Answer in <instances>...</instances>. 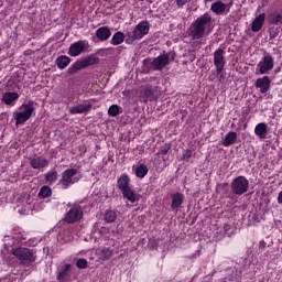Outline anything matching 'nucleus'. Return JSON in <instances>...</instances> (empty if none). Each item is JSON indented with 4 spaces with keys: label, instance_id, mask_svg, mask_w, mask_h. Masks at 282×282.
Returning <instances> with one entry per match:
<instances>
[{
    "label": "nucleus",
    "instance_id": "obj_27",
    "mask_svg": "<svg viewBox=\"0 0 282 282\" xmlns=\"http://www.w3.org/2000/svg\"><path fill=\"white\" fill-rule=\"evenodd\" d=\"M104 219L107 224H113L118 219V214L113 209L106 210Z\"/></svg>",
    "mask_w": 282,
    "mask_h": 282
},
{
    "label": "nucleus",
    "instance_id": "obj_37",
    "mask_svg": "<svg viewBox=\"0 0 282 282\" xmlns=\"http://www.w3.org/2000/svg\"><path fill=\"white\" fill-rule=\"evenodd\" d=\"M169 151H171V145L165 144V145L161 147V149L159 150L156 155H166V153H169Z\"/></svg>",
    "mask_w": 282,
    "mask_h": 282
},
{
    "label": "nucleus",
    "instance_id": "obj_21",
    "mask_svg": "<svg viewBox=\"0 0 282 282\" xmlns=\"http://www.w3.org/2000/svg\"><path fill=\"white\" fill-rule=\"evenodd\" d=\"M263 23H265V13L259 14L251 24L252 32H260L263 28Z\"/></svg>",
    "mask_w": 282,
    "mask_h": 282
},
{
    "label": "nucleus",
    "instance_id": "obj_20",
    "mask_svg": "<svg viewBox=\"0 0 282 282\" xmlns=\"http://www.w3.org/2000/svg\"><path fill=\"white\" fill-rule=\"evenodd\" d=\"M131 184V178H129V175L122 174L118 180H117V188L119 191H126L127 188H130Z\"/></svg>",
    "mask_w": 282,
    "mask_h": 282
},
{
    "label": "nucleus",
    "instance_id": "obj_36",
    "mask_svg": "<svg viewBox=\"0 0 282 282\" xmlns=\"http://www.w3.org/2000/svg\"><path fill=\"white\" fill-rule=\"evenodd\" d=\"M76 265L77 268H79V270H85V268H87V259L85 258L78 259L76 261Z\"/></svg>",
    "mask_w": 282,
    "mask_h": 282
},
{
    "label": "nucleus",
    "instance_id": "obj_24",
    "mask_svg": "<svg viewBox=\"0 0 282 282\" xmlns=\"http://www.w3.org/2000/svg\"><path fill=\"white\" fill-rule=\"evenodd\" d=\"M69 63H72V58L67 55H61L55 61V65H57L58 69H65Z\"/></svg>",
    "mask_w": 282,
    "mask_h": 282
},
{
    "label": "nucleus",
    "instance_id": "obj_15",
    "mask_svg": "<svg viewBox=\"0 0 282 282\" xmlns=\"http://www.w3.org/2000/svg\"><path fill=\"white\" fill-rule=\"evenodd\" d=\"M270 77L263 76L256 80L254 87L260 89V94H268V91H270Z\"/></svg>",
    "mask_w": 282,
    "mask_h": 282
},
{
    "label": "nucleus",
    "instance_id": "obj_2",
    "mask_svg": "<svg viewBox=\"0 0 282 282\" xmlns=\"http://www.w3.org/2000/svg\"><path fill=\"white\" fill-rule=\"evenodd\" d=\"M175 52L163 53L153 59L143 61V70L149 72H162L166 65H171L172 61H175Z\"/></svg>",
    "mask_w": 282,
    "mask_h": 282
},
{
    "label": "nucleus",
    "instance_id": "obj_8",
    "mask_svg": "<svg viewBox=\"0 0 282 282\" xmlns=\"http://www.w3.org/2000/svg\"><path fill=\"white\" fill-rule=\"evenodd\" d=\"M274 69V58L270 53H265L261 61L257 64L256 74L259 76H263L265 74H270Z\"/></svg>",
    "mask_w": 282,
    "mask_h": 282
},
{
    "label": "nucleus",
    "instance_id": "obj_3",
    "mask_svg": "<svg viewBox=\"0 0 282 282\" xmlns=\"http://www.w3.org/2000/svg\"><path fill=\"white\" fill-rule=\"evenodd\" d=\"M149 30H151L149 21H141L134 26L132 31L127 32L126 43L128 45H131L134 41H140L141 39H144V36L149 34Z\"/></svg>",
    "mask_w": 282,
    "mask_h": 282
},
{
    "label": "nucleus",
    "instance_id": "obj_34",
    "mask_svg": "<svg viewBox=\"0 0 282 282\" xmlns=\"http://www.w3.org/2000/svg\"><path fill=\"white\" fill-rule=\"evenodd\" d=\"M143 94L145 98H152V96H155V88H153L151 85H147L144 87Z\"/></svg>",
    "mask_w": 282,
    "mask_h": 282
},
{
    "label": "nucleus",
    "instance_id": "obj_6",
    "mask_svg": "<svg viewBox=\"0 0 282 282\" xmlns=\"http://www.w3.org/2000/svg\"><path fill=\"white\" fill-rule=\"evenodd\" d=\"M78 175V170L76 169H67L62 173V177L58 181V186L64 191H67L69 186H74V184L80 182V176Z\"/></svg>",
    "mask_w": 282,
    "mask_h": 282
},
{
    "label": "nucleus",
    "instance_id": "obj_39",
    "mask_svg": "<svg viewBox=\"0 0 282 282\" xmlns=\"http://www.w3.org/2000/svg\"><path fill=\"white\" fill-rule=\"evenodd\" d=\"M269 36L270 39H276L279 36V29L271 30Z\"/></svg>",
    "mask_w": 282,
    "mask_h": 282
},
{
    "label": "nucleus",
    "instance_id": "obj_33",
    "mask_svg": "<svg viewBox=\"0 0 282 282\" xmlns=\"http://www.w3.org/2000/svg\"><path fill=\"white\" fill-rule=\"evenodd\" d=\"M108 116H110L111 118H116V116H120V106L111 105L108 108Z\"/></svg>",
    "mask_w": 282,
    "mask_h": 282
},
{
    "label": "nucleus",
    "instance_id": "obj_43",
    "mask_svg": "<svg viewBox=\"0 0 282 282\" xmlns=\"http://www.w3.org/2000/svg\"><path fill=\"white\" fill-rule=\"evenodd\" d=\"M224 230H226V231H227V230H230V225H225V226H224Z\"/></svg>",
    "mask_w": 282,
    "mask_h": 282
},
{
    "label": "nucleus",
    "instance_id": "obj_18",
    "mask_svg": "<svg viewBox=\"0 0 282 282\" xmlns=\"http://www.w3.org/2000/svg\"><path fill=\"white\" fill-rule=\"evenodd\" d=\"M17 100H19V93L9 91L2 95V102L9 107H14V105H17Z\"/></svg>",
    "mask_w": 282,
    "mask_h": 282
},
{
    "label": "nucleus",
    "instance_id": "obj_32",
    "mask_svg": "<svg viewBox=\"0 0 282 282\" xmlns=\"http://www.w3.org/2000/svg\"><path fill=\"white\" fill-rule=\"evenodd\" d=\"M45 180H46V182H50V184H54V182H56V180H58V172H56V171L47 172L45 174Z\"/></svg>",
    "mask_w": 282,
    "mask_h": 282
},
{
    "label": "nucleus",
    "instance_id": "obj_40",
    "mask_svg": "<svg viewBox=\"0 0 282 282\" xmlns=\"http://www.w3.org/2000/svg\"><path fill=\"white\" fill-rule=\"evenodd\" d=\"M176 1V6L178 8H182L184 6H186V3H188L191 0H175Z\"/></svg>",
    "mask_w": 282,
    "mask_h": 282
},
{
    "label": "nucleus",
    "instance_id": "obj_13",
    "mask_svg": "<svg viewBox=\"0 0 282 282\" xmlns=\"http://www.w3.org/2000/svg\"><path fill=\"white\" fill-rule=\"evenodd\" d=\"M234 1L229 0V2L226 4L221 1H216L212 3L210 10L216 14L217 17L224 14V12H230V8L234 6Z\"/></svg>",
    "mask_w": 282,
    "mask_h": 282
},
{
    "label": "nucleus",
    "instance_id": "obj_4",
    "mask_svg": "<svg viewBox=\"0 0 282 282\" xmlns=\"http://www.w3.org/2000/svg\"><path fill=\"white\" fill-rule=\"evenodd\" d=\"M20 109L23 110L13 112L17 127L25 124L32 118L34 113V101L30 100L28 104H23Z\"/></svg>",
    "mask_w": 282,
    "mask_h": 282
},
{
    "label": "nucleus",
    "instance_id": "obj_19",
    "mask_svg": "<svg viewBox=\"0 0 282 282\" xmlns=\"http://www.w3.org/2000/svg\"><path fill=\"white\" fill-rule=\"evenodd\" d=\"M254 133L260 140H265L268 138V123H258L254 128Z\"/></svg>",
    "mask_w": 282,
    "mask_h": 282
},
{
    "label": "nucleus",
    "instance_id": "obj_16",
    "mask_svg": "<svg viewBox=\"0 0 282 282\" xmlns=\"http://www.w3.org/2000/svg\"><path fill=\"white\" fill-rule=\"evenodd\" d=\"M72 279V264H66L58 273L57 281L68 282Z\"/></svg>",
    "mask_w": 282,
    "mask_h": 282
},
{
    "label": "nucleus",
    "instance_id": "obj_42",
    "mask_svg": "<svg viewBox=\"0 0 282 282\" xmlns=\"http://www.w3.org/2000/svg\"><path fill=\"white\" fill-rule=\"evenodd\" d=\"M260 248H265V241H260Z\"/></svg>",
    "mask_w": 282,
    "mask_h": 282
},
{
    "label": "nucleus",
    "instance_id": "obj_17",
    "mask_svg": "<svg viewBox=\"0 0 282 282\" xmlns=\"http://www.w3.org/2000/svg\"><path fill=\"white\" fill-rule=\"evenodd\" d=\"M30 164L33 169H45L50 165V161L43 156L30 158Z\"/></svg>",
    "mask_w": 282,
    "mask_h": 282
},
{
    "label": "nucleus",
    "instance_id": "obj_35",
    "mask_svg": "<svg viewBox=\"0 0 282 282\" xmlns=\"http://www.w3.org/2000/svg\"><path fill=\"white\" fill-rule=\"evenodd\" d=\"M271 23L273 25H279V23H281L282 25V13L271 15Z\"/></svg>",
    "mask_w": 282,
    "mask_h": 282
},
{
    "label": "nucleus",
    "instance_id": "obj_1",
    "mask_svg": "<svg viewBox=\"0 0 282 282\" xmlns=\"http://www.w3.org/2000/svg\"><path fill=\"white\" fill-rule=\"evenodd\" d=\"M213 15L206 12L192 22L187 29V35L192 41H199V39H204L206 34L213 32Z\"/></svg>",
    "mask_w": 282,
    "mask_h": 282
},
{
    "label": "nucleus",
    "instance_id": "obj_28",
    "mask_svg": "<svg viewBox=\"0 0 282 282\" xmlns=\"http://www.w3.org/2000/svg\"><path fill=\"white\" fill-rule=\"evenodd\" d=\"M147 173H149V167L144 164H140L137 169H135V175L137 177H139L140 180L144 178L147 176Z\"/></svg>",
    "mask_w": 282,
    "mask_h": 282
},
{
    "label": "nucleus",
    "instance_id": "obj_26",
    "mask_svg": "<svg viewBox=\"0 0 282 282\" xmlns=\"http://www.w3.org/2000/svg\"><path fill=\"white\" fill-rule=\"evenodd\" d=\"M237 142V132H228L223 141L224 147H230Z\"/></svg>",
    "mask_w": 282,
    "mask_h": 282
},
{
    "label": "nucleus",
    "instance_id": "obj_12",
    "mask_svg": "<svg viewBox=\"0 0 282 282\" xmlns=\"http://www.w3.org/2000/svg\"><path fill=\"white\" fill-rule=\"evenodd\" d=\"M214 65L216 67V73L221 74L224 67H226V56L224 55V48H217L214 52Z\"/></svg>",
    "mask_w": 282,
    "mask_h": 282
},
{
    "label": "nucleus",
    "instance_id": "obj_5",
    "mask_svg": "<svg viewBox=\"0 0 282 282\" xmlns=\"http://www.w3.org/2000/svg\"><path fill=\"white\" fill-rule=\"evenodd\" d=\"M98 63H100V58L96 57V55L82 57L77 59L70 67H68L67 74H76V72H80V69H85L91 65H98Z\"/></svg>",
    "mask_w": 282,
    "mask_h": 282
},
{
    "label": "nucleus",
    "instance_id": "obj_31",
    "mask_svg": "<svg viewBox=\"0 0 282 282\" xmlns=\"http://www.w3.org/2000/svg\"><path fill=\"white\" fill-rule=\"evenodd\" d=\"M99 254L100 259H102L104 261H109V259L113 257V250L109 248H104Z\"/></svg>",
    "mask_w": 282,
    "mask_h": 282
},
{
    "label": "nucleus",
    "instance_id": "obj_7",
    "mask_svg": "<svg viewBox=\"0 0 282 282\" xmlns=\"http://www.w3.org/2000/svg\"><path fill=\"white\" fill-rule=\"evenodd\" d=\"M12 254L19 259L22 265H30V263H34L36 261V254L33 249L20 247L12 249Z\"/></svg>",
    "mask_w": 282,
    "mask_h": 282
},
{
    "label": "nucleus",
    "instance_id": "obj_25",
    "mask_svg": "<svg viewBox=\"0 0 282 282\" xmlns=\"http://www.w3.org/2000/svg\"><path fill=\"white\" fill-rule=\"evenodd\" d=\"M123 197L128 199V202H131V204H134V202H138V196H135V192L131 189V187H128L123 191H121Z\"/></svg>",
    "mask_w": 282,
    "mask_h": 282
},
{
    "label": "nucleus",
    "instance_id": "obj_14",
    "mask_svg": "<svg viewBox=\"0 0 282 282\" xmlns=\"http://www.w3.org/2000/svg\"><path fill=\"white\" fill-rule=\"evenodd\" d=\"M91 107H94V104L89 101H84V104L72 107L69 109V113L72 116H76L77 113H89V111H91Z\"/></svg>",
    "mask_w": 282,
    "mask_h": 282
},
{
    "label": "nucleus",
    "instance_id": "obj_38",
    "mask_svg": "<svg viewBox=\"0 0 282 282\" xmlns=\"http://www.w3.org/2000/svg\"><path fill=\"white\" fill-rule=\"evenodd\" d=\"M193 158V151L186 150L183 154V160H191Z\"/></svg>",
    "mask_w": 282,
    "mask_h": 282
},
{
    "label": "nucleus",
    "instance_id": "obj_45",
    "mask_svg": "<svg viewBox=\"0 0 282 282\" xmlns=\"http://www.w3.org/2000/svg\"><path fill=\"white\" fill-rule=\"evenodd\" d=\"M0 54H1V48H0Z\"/></svg>",
    "mask_w": 282,
    "mask_h": 282
},
{
    "label": "nucleus",
    "instance_id": "obj_10",
    "mask_svg": "<svg viewBox=\"0 0 282 282\" xmlns=\"http://www.w3.org/2000/svg\"><path fill=\"white\" fill-rule=\"evenodd\" d=\"M83 219V207L80 205H73L65 214L64 221L66 224H76Z\"/></svg>",
    "mask_w": 282,
    "mask_h": 282
},
{
    "label": "nucleus",
    "instance_id": "obj_44",
    "mask_svg": "<svg viewBox=\"0 0 282 282\" xmlns=\"http://www.w3.org/2000/svg\"><path fill=\"white\" fill-rule=\"evenodd\" d=\"M139 1H145V0H139Z\"/></svg>",
    "mask_w": 282,
    "mask_h": 282
},
{
    "label": "nucleus",
    "instance_id": "obj_9",
    "mask_svg": "<svg viewBox=\"0 0 282 282\" xmlns=\"http://www.w3.org/2000/svg\"><path fill=\"white\" fill-rule=\"evenodd\" d=\"M248 188H250V182L246 176H237L231 182V193L234 195L241 196L245 193H248Z\"/></svg>",
    "mask_w": 282,
    "mask_h": 282
},
{
    "label": "nucleus",
    "instance_id": "obj_30",
    "mask_svg": "<svg viewBox=\"0 0 282 282\" xmlns=\"http://www.w3.org/2000/svg\"><path fill=\"white\" fill-rule=\"evenodd\" d=\"M39 197H42V199L52 197V188L47 185L42 186L39 192Z\"/></svg>",
    "mask_w": 282,
    "mask_h": 282
},
{
    "label": "nucleus",
    "instance_id": "obj_41",
    "mask_svg": "<svg viewBox=\"0 0 282 282\" xmlns=\"http://www.w3.org/2000/svg\"><path fill=\"white\" fill-rule=\"evenodd\" d=\"M278 203L282 204V191L278 195Z\"/></svg>",
    "mask_w": 282,
    "mask_h": 282
},
{
    "label": "nucleus",
    "instance_id": "obj_11",
    "mask_svg": "<svg viewBox=\"0 0 282 282\" xmlns=\"http://www.w3.org/2000/svg\"><path fill=\"white\" fill-rule=\"evenodd\" d=\"M88 47H89V42H87L86 40H80L70 44L68 48V54L73 57L80 56V54H83V52L88 50Z\"/></svg>",
    "mask_w": 282,
    "mask_h": 282
},
{
    "label": "nucleus",
    "instance_id": "obj_29",
    "mask_svg": "<svg viewBox=\"0 0 282 282\" xmlns=\"http://www.w3.org/2000/svg\"><path fill=\"white\" fill-rule=\"evenodd\" d=\"M121 43H124V33H122V32L115 33L111 39V44L112 45H121Z\"/></svg>",
    "mask_w": 282,
    "mask_h": 282
},
{
    "label": "nucleus",
    "instance_id": "obj_23",
    "mask_svg": "<svg viewBox=\"0 0 282 282\" xmlns=\"http://www.w3.org/2000/svg\"><path fill=\"white\" fill-rule=\"evenodd\" d=\"M96 36L99 41H107L111 36V29L109 26H101L96 31Z\"/></svg>",
    "mask_w": 282,
    "mask_h": 282
},
{
    "label": "nucleus",
    "instance_id": "obj_22",
    "mask_svg": "<svg viewBox=\"0 0 282 282\" xmlns=\"http://www.w3.org/2000/svg\"><path fill=\"white\" fill-rule=\"evenodd\" d=\"M171 197H172V204H171L172 210L180 208L182 204H184V194L174 193V194H171Z\"/></svg>",
    "mask_w": 282,
    "mask_h": 282
}]
</instances>
